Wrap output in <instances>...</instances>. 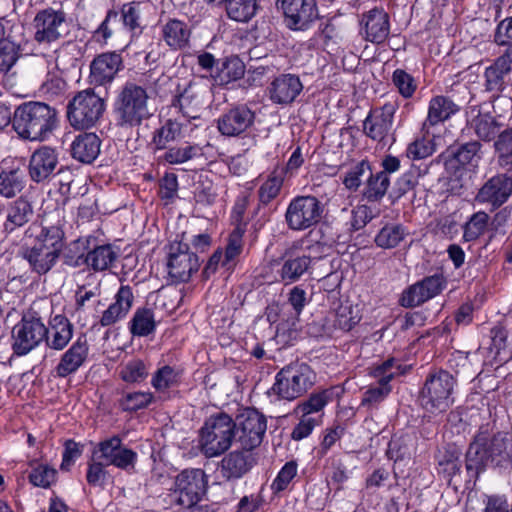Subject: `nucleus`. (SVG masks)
<instances>
[{
	"label": "nucleus",
	"instance_id": "f257e3e1",
	"mask_svg": "<svg viewBox=\"0 0 512 512\" xmlns=\"http://www.w3.org/2000/svg\"><path fill=\"white\" fill-rule=\"evenodd\" d=\"M489 463L504 469L512 467V441L507 433L490 436L487 430H480L474 436L465 455L468 481H476Z\"/></svg>",
	"mask_w": 512,
	"mask_h": 512
},
{
	"label": "nucleus",
	"instance_id": "f03ea898",
	"mask_svg": "<svg viewBox=\"0 0 512 512\" xmlns=\"http://www.w3.org/2000/svg\"><path fill=\"white\" fill-rule=\"evenodd\" d=\"M58 125V113L54 107L38 101L19 105L12 114V127L24 140L42 141Z\"/></svg>",
	"mask_w": 512,
	"mask_h": 512
},
{
	"label": "nucleus",
	"instance_id": "7ed1b4c3",
	"mask_svg": "<svg viewBox=\"0 0 512 512\" xmlns=\"http://www.w3.org/2000/svg\"><path fill=\"white\" fill-rule=\"evenodd\" d=\"M147 91L135 84L126 83L114 102L117 125L122 128L140 126L144 120L152 116L148 107Z\"/></svg>",
	"mask_w": 512,
	"mask_h": 512
},
{
	"label": "nucleus",
	"instance_id": "20e7f679",
	"mask_svg": "<svg viewBox=\"0 0 512 512\" xmlns=\"http://www.w3.org/2000/svg\"><path fill=\"white\" fill-rule=\"evenodd\" d=\"M316 383V373L306 363H291L284 366L275 376V382L268 391L277 400L293 401L304 395Z\"/></svg>",
	"mask_w": 512,
	"mask_h": 512
},
{
	"label": "nucleus",
	"instance_id": "39448f33",
	"mask_svg": "<svg viewBox=\"0 0 512 512\" xmlns=\"http://www.w3.org/2000/svg\"><path fill=\"white\" fill-rule=\"evenodd\" d=\"M235 438V422L225 413L210 416L200 430V446L207 457L227 451Z\"/></svg>",
	"mask_w": 512,
	"mask_h": 512
},
{
	"label": "nucleus",
	"instance_id": "423d86ee",
	"mask_svg": "<svg viewBox=\"0 0 512 512\" xmlns=\"http://www.w3.org/2000/svg\"><path fill=\"white\" fill-rule=\"evenodd\" d=\"M105 101L93 89L78 92L67 105V118L75 129H89L97 125L105 112Z\"/></svg>",
	"mask_w": 512,
	"mask_h": 512
},
{
	"label": "nucleus",
	"instance_id": "0eeeda50",
	"mask_svg": "<svg viewBox=\"0 0 512 512\" xmlns=\"http://www.w3.org/2000/svg\"><path fill=\"white\" fill-rule=\"evenodd\" d=\"M456 380L448 371L429 375L420 393L423 409L432 414L445 412L453 403L452 393Z\"/></svg>",
	"mask_w": 512,
	"mask_h": 512
},
{
	"label": "nucleus",
	"instance_id": "6e6552de",
	"mask_svg": "<svg viewBox=\"0 0 512 512\" xmlns=\"http://www.w3.org/2000/svg\"><path fill=\"white\" fill-rule=\"evenodd\" d=\"M186 240V232H183L167 246V270L173 283L189 281L200 267L196 252L190 251Z\"/></svg>",
	"mask_w": 512,
	"mask_h": 512
},
{
	"label": "nucleus",
	"instance_id": "1a4fd4ad",
	"mask_svg": "<svg viewBox=\"0 0 512 512\" xmlns=\"http://www.w3.org/2000/svg\"><path fill=\"white\" fill-rule=\"evenodd\" d=\"M323 205L312 195L293 198L285 212V222L292 231H304L320 222Z\"/></svg>",
	"mask_w": 512,
	"mask_h": 512
},
{
	"label": "nucleus",
	"instance_id": "9d476101",
	"mask_svg": "<svg viewBox=\"0 0 512 512\" xmlns=\"http://www.w3.org/2000/svg\"><path fill=\"white\" fill-rule=\"evenodd\" d=\"M34 40L39 44H50L69 32L67 15L62 9L47 7L39 10L32 22Z\"/></svg>",
	"mask_w": 512,
	"mask_h": 512
},
{
	"label": "nucleus",
	"instance_id": "9b49d317",
	"mask_svg": "<svg viewBox=\"0 0 512 512\" xmlns=\"http://www.w3.org/2000/svg\"><path fill=\"white\" fill-rule=\"evenodd\" d=\"M207 488L205 473L201 469H187L177 475L174 490L170 494L171 502L190 508L201 500Z\"/></svg>",
	"mask_w": 512,
	"mask_h": 512
},
{
	"label": "nucleus",
	"instance_id": "f8f14e48",
	"mask_svg": "<svg viewBox=\"0 0 512 512\" xmlns=\"http://www.w3.org/2000/svg\"><path fill=\"white\" fill-rule=\"evenodd\" d=\"M46 335V325L36 313H26L12 329V348L16 355L23 356L36 348Z\"/></svg>",
	"mask_w": 512,
	"mask_h": 512
},
{
	"label": "nucleus",
	"instance_id": "ddd939ff",
	"mask_svg": "<svg viewBox=\"0 0 512 512\" xmlns=\"http://www.w3.org/2000/svg\"><path fill=\"white\" fill-rule=\"evenodd\" d=\"M234 441L242 450L252 451L258 447L266 432V418L255 409H246L237 416Z\"/></svg>",
	"mask_w": 512,
	"mask_h": 512
},
{
	"label": "nucleus",
	"instance_id": "4468645a",
	"mask_svg": "<svg viewBox=\"0 0 512 512\" xmlns=\"http://www.w3.org/2000/svg\"><path fill=\"white\" fill-rule=\"evenodd\" d=\"M276 5L291 30H307L319 19L316 0H277Z\"/></svg>",
	"mask_w": 512,
	"mask_h": 512
},
{
	"label": "nucleus",
	"instance_id": "2eb2a0df",
	"mask_svg": "<svg viewBox=\"0 0 512 512\" xmlns=\"http://www.w3.org/2000/svg\"><path fill=\"white\" fill-rule=\"evenodd\" d=\"M512 196V176L498 173L485 181L475 195V202L489 207L490 211L501 208Z\"/></svg>",
	"mask_w": 512,
	"mask_h": 512
},
{
	"label": "nucleus",
	"instance_id": "dca6fc26",
	"mask_svg": "<svg viewBox=\"0 0 512 512\" xmlns=\"http://www.w3.org/2000/svg\"><path fill=\"white\" fill-rule=\"evenodd\" d=\"M93 457L124 470L133 468L137 460L136 452L124 446L118 436L100 441L93 451Z\"/></svg>",
	"mask_w": 512,
	"mask_h": 512
},
{
	"label": "nucleus",
	"instance_id": "f3484780",
	"mask_svg": "<svg viewBox=\"0 0 512 512\" xmlns=\"http://www.w3.org/2000/svg\"><path fill=\"white\" fill-rule=\"evenodd\" d=\"M398 105L395 102L385 103L382 107L371 110L363 122L364 134L373 141L386 143Z\"/></svg>",
	"mask_w": 512,
	"mask_h": 512
},
{
	"label": "nucleus",
	"instance_id": "a211bd4d",
	"mask_svg": "<svg viewBox=\"0 0 512 512\" xmlns=\"http://www.w3.org/2000/svg\"><path fill=\"white\" fill-rule=\"evenodd\" d=\"M445 286L442 275L435 274L409 286L400 297L399 303L405 308L417 307L438 295Z\"/></svg>",
	"mask_w": 512,
	"mask_h": 512
},
{
	"label": "nucleus",
	"instance_id": "6ab92c4d",
	"mask_svg": "<svg viewBox=\"0 0 512 512\" xmlns=\"http://www.w3.org/2000/svg\"><path fill=\"white\" fill-rule=\"evenodd\" d=\"M59 166L58 153L50 146L37 148L30 156L28 174L35 183H45L52 180Z\"/></svg>",
	"mask_w": 512,
	"mask_h": 512
},
{
	"label": "nucleus",
	"instance_id": "aec40b11",
	"mask_svg": "<svg viewBox=\"0 0 512 512\" xmlns=\"http://www.w3.org/2000/svg\"><path fill=\"white\" fill-rule=\"evenodd\" d=\"M255 112L246 105H238L223 113L217 120L219 132L227 137H237L251 128Z\"/></svg>",
	"mask_w": 512,
	"mask_h": 512
},
{
	"label": "nucleus",
	"instance_id": "412c9836",
	"mask_svg": "<svg viewBox=\"0 0 512 512\" xmlns=\"http://www.w3.org/2000/svg\"><path fill=\"white\" fill-rule=\"evenodd\" d=\"M467 127L480 140L491 142L496 139L502 124L490 112H483L479 106H472L466 112Z\"/></svg>",
	"mask_w": 512,
	"mask_h": 512
},
{
	"label": "nucleus",
	"instance_id": "4be33fe9",
	"mask_svg": "<svg viewBox=\"0 0 512 512\" xmlns=\"http://www.w3.org/2000/svg\"><path fill=\"white\" fill-rule=\"evenodd\" d=\"M303 90L300 78L294 74H281L270 84L269 98L275 104L287 105L295 101Z\"/></svg>",
	"mask_w": 512,
	"mask_h": 512
},
{
	"label": "nucleus",
	"instance_id": "5701e85b",
	"mask_svg": "<svg viewBox=\"0 0 512 512\" xmlns=\"http://www.w3.org/2000/svg\"><path fill=\"white\" fill-rule=\"evenodd\" d=\"M160 38L174 51L184 50L190 47L191 28L179 19L169 18L159 25Z\"/></svg>",
	"mask_w": 512,
	"mask_h": 512
},
{
	"label": "nucleus",
	"instance_id": "b1692460",
	"mask_svg": "<svg viewBox=\"0 0 512 512\" xmlns=\"http://www.w3.org/2000/svg\"><path fill=\"white\" fill-rule=\"evenodd\" d=\"M133 302L132 288L128 285H122L114 297V302L103 311L99 324L102 327H108L124 319L131 310Z\"/></svg>",
	"mask_w": 512,
	"mask_h": 512
},
{
	"label": "nucleus",
	"instance_id": "393cba45",
	"mask_svg": "<svg viewBox=\"0 0 512 512\" xmlns=\"http://www.w3.org/2000/svg\"><path fill=\"white\" fill-rule=\"evenodd\" d=\"M74 326L70 320L61 314L55 315L46 326L44 341L52 350H63L73 337Z\"/></svg>",
	"mask_w": 512,
	"mask_h": 512
},
{
	"label": "nucleus",
	"instance_id": "a878e982",
	"mask_svg": "<svg viewBox=\"0 0 512 512\" xmlns=\"http://www.w3.org/2000/svg\"><path fill=\"white\" fill-rule=\"evenodd\" d=\"M511 70L512 56L507 51L486 68L484 73L486 90L496 94L501 93L510 82L509 74Z\"/></svg>",
	"mask_w": 512,
	"mask_h": 512
},
{
	"label": "nucleus",
	"instance_id": "bb28decb",
	"mask_svg": "<svg viewBox=\"0 0 512 512\" xmlns=\"http://www.w3.org/2000/svg\"><path fill=\"white\" fill-rule=\"evenodd\" d=\"M89 352L87 339L78 337L70 348L61 356L55 370L57 376L65 378L75 373L86 361Z\"/></svg>",
	"mask_w": 512,
	"mask_h": 512
},
{
	"label": "nucleus",
	"instance_id": "cd10ccee",
	"mask_svg": "<svg viewBox=\"0 0 512 512\" xmlns=\"http://www.w3.org/2000/svg\"><path fill=\"white\" fill-rule=\"evenodd\" d=\"M254 465V457L250 451L235 450L225 455L220 463L221 476L226 480L239 479Z\"/></svg>",
	"mask_w": 512,
	"mask_h": 512
},
{
	"label": "nucleus",
	"instance_id": "c85d7f7f",
	"mask_svg": "<svg viewBox=\"0 0 512 512\" xmlns=\"http://www.w3.org/2000/svg\"><path fill=\"white\" fill-rule=\"evenodd\" d=\"M34 215L32 204L24 197L10 202L5 210L3 232L12 234L17 229L24 227Z\"/></svg>",
	"mask_w": 512,
	"mask_h": 512
},
{
	"label": "nucleus",
	"instance_id": "c756f323",
	"mask_svg": "<svg viewBox=\"0 0 512 512\" xmlns=\"http://www.w3.org/2000/svg\"><path fill=\"white\" fill-rule=\"evenodd\" d=\"M461 451L455 445H448L438 456V474L448 485L457 487L461 482Z\"/></svg>",
	"mask_w": 512,
	"mask_h": 512
},
{
	"label": "nucleus",
	"instance_id": "7c9ffc66",
	"mask_svg": "<svg viewBox=\"0 0 512 512\" xmlns=\"http://www.w3.org/2000/svg\"><path fill=\"white\" fill-rule=\"evenodd\" d=\"M122 64L120 54L104 53L96 57L91 63V79L98 85L111 82Z\"/></svg>",
	"mask_w": 512,
	"mask_h": 512
},
{
	"label": "nucleus",
	"instance_id": "2f4dec72",
	"mask_svg": "<svg viewBox=\"0 0 512 512\" xmlns=\"http://www.w3.org/2000/svg\"><path fill=\"white\" fill-rule=\"evenodd\" d=\"M23 258L29 263L32 271L39 275L49 272L59 259L60 253L55 249L34 244L22 252Z\"/></svg>",
	"mask_w": 512,
	"mask_h": 512
},
{
	"label": "nucleus",
	"instance_id": "473e14b6",
	"mask_svg": "<svg viewBox=\"0 0 512 512\" xmlns=\"http://www.w3.org/2000/svg\"><path fill=\"white\" fill-rule=\"evenodd\" d=\"M365 39L373 43H382L390 31L389 16L383 9L374 8L363 16Z\"/></svg>",
	"mask_w": 512,
	"mask_h": 512
},
{
	"label": "nucleus",
	"instance_id": "72a5a7b5",
	"mask_svg": "<svg viewBox=\"0 0 512 512\" xmlns=\"http://www.w3.org/2000/svg\"><path fill=\"white\" fill-rule=\"evenodd\" d=\"M459 109V106L448 97H433L429 102L428 115L423 123L422 131L429 134V128L431 126H435L446 121L452 115L457 113Z\"/></svg>",
	"mask_w": 512,
	"mask_h": 512
},
{
	"label": "nucleus",
	"instance_id": "f704fd0d",
	"mask_svg": "<svg viewBox=\"0 0 512 512\" xmlns=\"http://www.w3.org/2000/svg\"><path fill=\"white\" fill-rule=\"evenodd\" d=\"M311 263L312 259L309 255H286L278 271L281 282L285 285L297 282L308 272Z\"/></svg>",
	"mask_w": 512,
	"mask_h": 512
},
{
	"label": "nucleus",
	"instance_id": "c9c22d12",
	"mask_svg": "<svg viewBox=\"0 0 512 512\" xmlns=\"http://www.w3.org/2000/svg\"><path fill=\"white\" fill-rule=\"evenodd\" d=\"M24 235L25 238H31L35 235V244L55 249L59 253L62 251L64 232L58 226L41 227L37 224H32L25 230Z\"/></svg>",
	"mask_w": 512,
	"mask_h": 512
},
{
	"label": "nucleus",
	"instance_id": "e433bc0d",
	"mask_svg": "<svg viewBox=\"0 0 512 512\" xmlns=\"http://www.w3.org/2000/svg\"><path fill=\"white\" fill-rule=\"evenodd\" d=\"M100 143V139L94 133L80 134L71 146L73 158L82 163L93 162L100 153Z\"/></svg>",
	"mask_w": 512,
	"mask_h": 512
},
{
	"label": "nucleus",
	"instance_id": "4c0bfd02",
	"mask_svg": "<svg viewBox=\"0 0 512 512\" xmlns=\"http://www.w3.org/2000/svg\"><path fill=\"white\" fill-rule=\"evenodd\" d=\"M117 257V251L110 244H106L89 251L84 258V262L94 271H104L113 264Z\"/></svg>",
	"mask_w": 512,
	"mask_h": 512
},
{
	"label": "nucleus",
	"instance_id": "58836bf2",
	"mask_svg": "<svg viewBox=\"0 0 512 512\" xmlns=\"http://www.w3.org/2000/svg\"><path fill=\"white\" fill-rule=\"evenodd\" d=\"M156 329L154 312L150 308H139L130 321V332L134 336L145 337Z\"/></svg>",
	"mask_w": 512,
	"mask_h": 512
},
{
	"label": "nucleus",
	"instance_id": "ea45409f",
	"mask_svg": "<svg viewBox=\"0 0 512 512\" xmlns=\"http://www.w3.org/2000/svg\"><path fill=\"white\" fill-rule=\"evenodd\" d=\"M171 106L186 119H197L200 116L199 101L189 87L174 96Z\"/></svg>",
	"mask_w": 512,
	"mask_h": 512
},
{
	"label": "nucleus",
	"instance_id": "a19ab883",
	"mask_svg": "<svg viewBox=\"0 0 512 512\" xmlns=\"http://www.w3.org/2000/svg\"><path fill=\"white\" fill-rule=\"evenodd\" d=\"M390 185V179L385 172L368 173L366 184L363 188L362 195L368 201H379L386 194Z\"/></svg>",
	"mask_w": 512,
	"mask_h": 512
},
{
	"label": "nucleus",
	"instance_id": "79ce46f5",
	"mask_svg": "<svg viewBox=\"0 0 512 512\" xmlns=\"http://www.w3.org/2000/svg\"><path fill=\"white\" fill-rule=\"evenodd\" d=\"M227 16L237 22H248L256 14V0H226Z\"/></svg>",
	"mask_w": 512,
	"mask_h": 512
},
{
	"label": "nucleus",
	"instance_id": "37998d69",
	"mask_svg": "<svg viewBox=\"0 0 512 512\" xmlns=\"http://www.w3.org/2000/svg\"><path fill=\"white\" fill-rule=\"evenodd\" d=\"M490 216L485 211L472 214L463 225V240L472 242L480 238L486 231Z\"/></svg>",
	"mask_w": 512,
	"mask_h": 512
},
{
	"label": "nucleus",
	"instance_id": "c03bdc74",
	"mask_svg": "<svg viewBox=\"0 0 512 512\" xmlns=\"http://www.w3.org/2000/svg\"><path fill=\"white\" fill-rule=\"evenodd\" d=\"M24 175L20 169L2 171L0 173V195L12 198L24 188Z\"/></svg>",
	"mask_w": 512,
	"mask_h": 512
},
{
	"label": "nucleus",
	"instance_id": "a18cd8bd",
	"mask_svg": "<svg viewBox=\"0 0 512 512\" xmlns=\"http://www.w3.org/2000/svg\"><path fill=\"white\" fill-rule=\"evenodd\" d=\"M481 148L482 144L479 141H470L461 144L453 152V157L462 166L476 168L482 159Z\"/></svg>",
	"mask_w": 512,
	"mask_h": 512
},
{
	"label": "nucleus",
	"instance_id": "49530a36",
	"mask_svg": "<svg viewBox=\"0 0 512 512\" xmlns=\"http://www.w3.org/2000/svg\"><path fill=\"white\" fill-rule=\"evenodd\" d=\"M22 55V48L19 43L4 38L0 41V72L8 73L15 66Z\"/></svg>",
	"mask_w": 512,
	"mask_h": 512
},
{
	"label": "nucleus",
	"instance_id": "de8ad7c7",
	"mask_svg": "<svg viewBox=\"0 0 512 512\" xmlns=\"http://www.w3.org/2000/svg\"><path fill=\"white\" fill-rule=\"evenodd\" d=\"M406 235L407 232L401 224H387L376 235L375 243L384 249L394 248Z\"/></svg>",
	"mask_w": 512,
	"mask_h": 512
},
{
	"label": "nucleus",
	"instance_id": "09e8293b",
	"mask_svg": "<svg viewBox=\"0 0 512 512\" xmlns=\"http://www.w3.org/2000/svg\"><path fill=\"white\" fill-rule=\"evenodd\" d=\"M123 26L128 30L131 37L138 36L142 33V25H141V12L139 9V4L137 3H127L124 4L121 9V17Z\"/></svg>",
	"mask_w": 512,
	"mask_h": 512
},
{
	"label": "nucleus",
	"instance_id": "8fccbe9b",
	"mask_svg": "<svg viewBox=\"0 0 512 512\" xmlns=\"http://www.w3.org/2000/svg\"><path fill=\"white\" fill-rule=\"evenodd\" d=\"M201 155L202 148L200 146L186 144L180 147H170L163 155V159L169 164L176 165L185 163Z\"/></svg>",
	"mask_w": 512,
	"mask_h": 512
},
{
	"label": "nucleus",
	"instance_id": "3c124183",
	"mask_svg": "<svg viewBox=\"0 0 512 512\" xmlns=\"http://www.w3.org/2000/svg\"><path fill=\"white\" fill-rule=\"evenodd\" d=\"M491 341L487 348H480L487 352V357L492 361H502L501 353L507 348L508 332L501 326H495L490 331Z\"/></svg>",
	"mask_w": 512,
	"mask_h": 512
},
{
	"label": "nucleus",
	"instance_id": "603ef678",
	"mask_svg": "<svg viewBox=\"0 0 512 512\" xmlns=\"http://www.w3.org/2000/svg\"><path fill=\"white\" fill-rule=\"evenodd\" d=\"M216 72L220 83L227 84L242 78L245 66L239 58L233 57L224 61L221 68L216 67Z\"/></svg>",
	"mask_w": 512,
	"mask_h": 512
},
{
	"label": "nucleus",
	"instance_id": "864d4df0",
	"mask_svg": "<svg viewBox=\"0 0 512 512\" xmlns=\"http://www.w3.org/2000/svg\"><path fill=\"white\" fill-rule=\"evenodd\" d=\"M282 185V173L274 170L259 188L258 196L260 203L264 205L269 204L279 195Z\"/></svg>",
	"mask_w": 512,
	"mask_h": 512
},
{
	"label": "nucleus",
	"instance_id": "5fc2aeb1",
	"mask_svg": "<svg viewBox=\"0 0 512 512\" xmlns=\"http://www.w3.org/2000/svg\"><path fill=\"white\" fill-rule=\"evenodd\" d=\"M148 368L140 359H132L124 364L119 372L120 378L127 383H140L148 377Z\"/></svg>",
	"mask_w": 512,
	"mask_h": 512
},
{
	"label": "nucleus",
	"instance_id": "6e6d98bb",
	"mask_svg": "<svg viewBox=\"0 0 512 512\" xmlns=\"http://www.w3.org/2000/svg\"><path fill=\"white\" fill-rule=\"evenodd\" d=\"M391 381V374L385 377V381L379 379L378 386L371 387L363 394L361 405L368 408H375L382 402L391 392L389 382Z\"/></svg>",
	"mask_w": 512,
	"mask_h": 512
},
{
	"label": "nucleus",
	"instance_id": "4d7b16f0",
	"mask_svg": "<svg viewBox=\"0 0 512 512\" xmlns=\"http://www.w3.org/2000/svg\"><path fill=\"white\" fill-rule=\"evenodd\" d=\"M330 394L328 391L323 390L321 392L313 393L309 398L298 404L295 412L297 414L310 415L319 413L330 401Z\"/></svg>",
	"mask_w": 512,
	"mask_h": 512
},
{
	"label": "nucleus",
	"instance_id": "13d9d810",
	"mask_svg": "<svg viewBox=\"0 0 512 512\" xmlns=\"http://www.w3.org/2000/svg\"><path fill=\"white\" fill-rule=\"evenodd\" d=\"M242 250V233L236 229L229 236L228 243L223 254L224 260L222 261V266L227 270L232 269L236 264V259L242 253Z\"/></svg>",
	"mask_w": 512,
	"mask_h": 512
},
{
	"label": "nucleus",
	"instance_id": "bf43d9fd",
	"mask_svg": "<svg viewBox=\"0 0 512 512\" xmlns=\"http://www.w3.org/2000/svg\"><path fill=\"white\" fill-rule=\"evenodd\" d=\"M370 164L362 160L351 167L344 175L342 183L349 191L355 192L362 184V178L370 173Z\"/></svg>",
	"mask_w": 512,
	"mask_h": 512
},
{
	"label": "nucleus",
	"instance_id": "052dcab7",
	"mask_svg": "<svg viewBox=\"0 0 512 512\" xmlns=\"http://www.w3.org/2000/svg\"><path fill=\"white\" fill-rule=\"evenodd\" d=\"M181 134V125L177 121L168 120L153 136V143L157 149H164L166 145L177 139Z\"/></svg>",
	"mask_w": 512,
	"mask_h": 512
},
{
	"label": "nucleus",
	"instance_id": "680f3d73",
	"mask_svg": "<svg viewBox=\"0 0 512 512\" xmlns=\"http://www.w3.org/2000/svg\"><path fill=\"white\" fill-rule=\"evenodd\" d=\"M178 376V372L173 367L165 365L155 372L151 384L156 391L164 392L177 384Z\"/></svg>",
	"mask_w": 512,
	"mask_h": 512
},
{
	"label": "nucleus",
	"instance_id": "e2e57ef3",
	"mask_svg": "<svg viewBox=\"0 0 512 512\" xmlns=\"http://www.w3.org/2000/svg\"><path fill=\"white\" fill-rule=\"evenodd\" d=\"M423 136L421 138L415 139L411 142L407 149L406 155L411 159H423L430 155H432L435 151L434 143L431 139L426 138V134L424 131Z\"/></svg>",
	"mask_w": 512,
	"mask_h": 512
},
{
	"label": "nucleus",
	"instance_id": "0e129e2a",
	"mask_svg": "<svg viewBox=\"0 0 512 512\" xmlns=\"http://www.w3.org/2000/svg\"><path fill=\"white\" fill-rule=\"evenodd\" d=\"M153 399V394L150 392L127 393L121 401V406L126 411H137L146 408Z\"/></svg>",
	"mask_w": 512,
	"mask_h": 512
},
{
	"label": "nucleus",
	"instance_id": "69168bd1",
	"mask_svg": "<svg viewBox=\"0 0 512 512\" xmlns=\"http://www.w3.org/2000/svg\"><path fill=\"white\" fill-rule=\"evenodd\" d=\"M297 475V464L294 461L287 462L279 471L271 484L274 493H280L287 489L290 482Z\"/></svg>",
	"mask_w": 512,
	"mask_h": 512
},
{
	"label": "nucleus",
	"instance_id": "338daca9",
	"mask_svg": "<svg viewBox=\"0 0 512 512\" xmlns=\"http://www.w3.org/2000/svg\"><path fill=\"white\" fill-rule=\"evenodd\" d=\"M101 294L99 286L88 287L86 285L79 286L75 293V309L76 311H84L90 302L100 304L98 299Z\"/></svg>",
	"mask_w": 512,
	"mask_h": 512
},
{
	"label": "nucleus",
	"instance_id": "774afa93",
	"mask_svg": "<svg viewBox=\"0 0 512 512\" xmlns=\"http://www.w3.org/2000/svg\"><path fill=\"white\" fill-rule=\"evenodd\" d=\"M97 457H93L88 463L86 474L87 483L94 487H103L108 479L109 473L105 469V465L101 461H96Z\"/></svg>",
	"mask_w": 512,
	"mask_h": 512
}]
</instances>
